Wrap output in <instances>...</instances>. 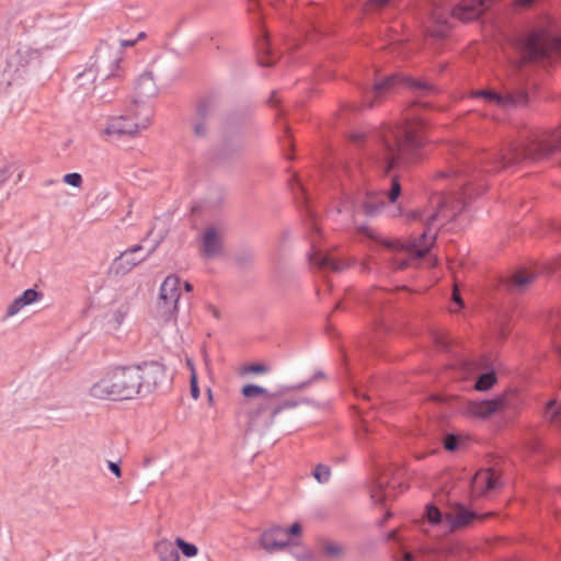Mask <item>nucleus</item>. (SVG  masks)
Here are the masks:
<instances>
[{
	"label": "nucleus",
	"mask_w": 561,
	"mask_h": 561,
	"mask_svg": "<svg viewBox=\"0 0 561 561\" xmlns=\"http://www.w3.org/2000/svg\"><path fill=\"white\" fill-rule=\"evenodd\" d=\"M561 151V126L553 130L525 127L518 138L508 141L496 152H482L474 164L461 162L448 171H439L436 179L454 178L453 191L431 197L435 211L426 215L422 233L404 248L407 257H393L396 270H405L424 257L436 239L439 227L454 220L472 201L488 188L486 176L524 161H540Z\"/></svg>",
	"instance_id": "f257e3e1"
},
{
	"label": "nucleus",
	"mask_w": 561,
	"mask_h": 561,
	"mask_svg": "<svg viewBox=\"0 0 561 561\" xmlns=\"http://www.w3.org/2000/svg\"><path fill=\"white\" fill-rule=\"evenodd\" d=\"M401 191L400 180L394 175L391 178V185L387 192L369 190L357 192L354 198V208L362 210L366 216H376L386 208V198L390 204H393L399 198Z\"/></svg>",
	"instance_id": "0eeeda50"
},
{
	"label": "nucleus",
	"mask_w": 561,
	"mask_h": 561,
	"mask_svg": "<svg viewBox=\"0 0 561 561\" xmlns=\"http://www.w3.org/2000/svg\"><path fill=\"white\" fill-rule=\"evenodd\" d=\"M488 8L486 0H461L454 7L451 14L463 22L477 20Z\"/></svg>",
	"instance_id": "a211bd4d"
},
{
	"label": "nucleus",
	"mask_w": 561,
	"mask_h": 561,
	"mask_svg": "<svg viewBox=\"0 0 561 561\" xmlns=\"http://www.w3.org/2000/svg\"><path fill=\"white\" fill-rule=\"evenodd\" d=\"M382 247L387 250H394L396 245L393 241H382Z\"/></svg>",
	"instance_id": "bf43d9fd"
},
{
	"label": "nucleus",
	"mask_w": 561,
	"mask_h": 561,
	"mask_svg": "<svg viewBox=\"0 0 561 561\" xmlns=\"http://www.w3.org/2000/svg\"><path fill=\"white\" fill-rule=\"evenodd\" d=\"M279 100L277 98V92L276 91H273L271 93V96L268 98L267 100V103L272 106H276L278 104Z\"/></svg>",
	"instance_id": "6e6d98bb"
},
{
	"label": "nucleus",
	"mask_w": 561,
	"mask_h": 561,
	"mask_svg": "<svg viewBox=\"0 0 561 561\" xmlns=\"http://www.w3.org/2000/svg\"><path fill=\"white\" fill-rule=\"evenodd\" d=\"M256 55L257 64L261 67H272L276 62V57L271 48V44L267 36H262L256 42Z\"/></svg>",
	"instance_id": "393cba45"
},
{
	"label": "nucleus",
	"mask_w": 561,
	"mask_h": 561,
	"mask_svg": "<svg viewBox=\"0 0 561 561\" xmlns=\"http://www.w3.org/2000/svg\"><path fill=\"white\" fill-rule=\"evenodd\" d=\"M396 294L382 287H373L364 297V305L375 320L376 325L381 327L392 314V304Z\"/></svg>",
	"instance_id": "9d476101"
},
{
	"label": "nucleus",
	"mask_w": 561,
	"mask_h": 561,
	"mask_svg": "<svg viewBox=\"0 0 561 561\" xmlns=\"http://www.w3.org/2000/svg\"><path fill=\"white\" fill-rule=\"evenodd\" d=\"M108 468L117 478H119L122 476V471H121V468L118 467V465H116L114 462H110Z\"/></svg>",
	"instance_id": "5fc2aeb1"
},
{
	"label": "nucleus",
	"mask_w": 561,
	"mask_h": 561,
	"mask_svg": "<svg viewBox=\"0 0 561 561\" xmlns=\"http://www.w3.org/2000/svg\"><path fill=\"white\" fill-rule=\"evenodd\" d=\"M291 190L294 192L296 202L306 208V216L309 218L310 229L319 232V228L316 222V216L311 208L309 207V196L306 192L305 186L297 178L294 179Z\"/></svg>",
	"instance_id": "b1692460"
},
{
	"label": "nucleus",
	"mask_w": 561,
	"mask_h": 561,
	"mask_svg": "<svg viewBox=\"0 0 561 561\" xmlns=\"http://www.w3.org/2000/svg\"><path fill=\"white\" fill-rule=\"evenodd\" d=\"M425 515L428 523L432 525H438L443 522V514L440 510L434 504L426 505Z\"/></svg>",
	"instance_id": "f704fd0d"
},
{
	"label": "nucleus",
	"mask_w": 561,
	"mask_h": 561,
	"mask_svg": "<svg viewBox=\"0 0 561 561\" xmlns=\"http://www.w3.org/2000/svg\"><path fill=\"white\" fill-rule=\"evenodd\" d=\"M369 2L375 9H382L389 4L390 0H369Z\"/></svg>",
	"instance_id": "603ef678"
},
{
	"label": "nucleus",
	"mask_w": 561,
	"mask_h": 561,
	"mask_svg": "<svg viewBox=\"0 0 561 561\" xmlns=\"http://www.w3.org/2000/svg\"><path fill=\"white\" fill-rule=\"evenodd\" d=\"M537 0H514V4L519 9H529L531 8Z\"/></svg>",
	"instance_id": "8fccbe9b"
},
{
	"label": "nucleus",
	"mask_w": 561,
	"mask_h": 561,
	"mask_svg": "<svg viewBox=\"0 0 561 561\" xmlns=\"http://www.w3.org/2000/svg\"><path fill=\"white\" fill-rule=\"evenodd\" d=\"M268 371V367L264 364L253 363L245 365L243 367V373H252V374H265Z\"/></svg>",
	"instance_id": "a19ab883"
},
{
	"label": "nucleus",
	"mask_w": 561,
	"mask_h": 561,
	"mask_svg": "<svg viewBox=\"0 0 561 561\" xmlns=\"http://www.w3.org/2000/svg\"><path fill=\"white\" fill-rule=\"evenodd\" d=\"M192 225L195 229L201 230V252L205 256L210 253V225L208 224V213L203 211L199 207H194L191 214Z\"/></svg>",
	"instance_id": "f3484780"
},
{
	"label": "nucleus",
	"mask_w": 561,
	"mask_h": 561,
	"mask_svg": "<svg viewBox=\"0 0 561 561\" xmlns=\"http://www.w3.org/2000/svg\"><path fill=\"white\" fill-rule=\"evenodd\" d=\"M5 181V174L3 171L0 170V184Z\"/></svg>",
	"instance_id": "338daca9"
},
{
	"label": "nucleus",
	"mask_w": 561,
	"mask_h": 561,
	"mask_svg": "<svg viewBox=\"0 0 561 561\" xmlns=\"http://www.w3.org/2000/svg\"><path fill=\"white\" fill-rule=\"evenodd\" d=\"M211 313H213V318H217V319L221 318L220 312L214 306H213Z\"/></svg>",
	"instance_id": "e2e57ef3"
},
{
	"label": "nucleus",
	"mask_w": 561,
	"mask_h": 561,
	"mask_svg": "<svg viewBox=\"0 0 561 561\" xmlns=\"http://www.w3.org/2000/svg\"><path fill=\"white\" fill-rule=\"evenodd\" d=\"M552 345L561 365V314H558L556 318V323L552 329Z\"/></svg>",
	"instance_id": "c756f323"
},
{
	"label": "nucleus",
	"mask_w": 561,
	"mask_h": 561,
	"mask_svg": "<svg viewBox=\"0 0 561 561\" xmlns=\"http://www.w3.org/2000/svg\"><path fill=\"white\" fill-rule=\"evenodd\" d=\"M501 483L494 469L478 471L471 479V492L476 496H486L489 493L497 490Z\"/></svg>",
	"instance_id": "4468645a"
},
{
	"label": "nucleus",
	"mask_w": 561,
	"mask_h": 561,
	"mask_svg": "<svg viewBox=\"0 0 561 561\" xmlns=\"http://www.w3.org/2000/svg\"><path fill=\"white\" fill-rule=\"evenodd\" d=\"M254 260V254L251 250H242L238 252L234 256V262L240 267H249L252 265Z\"/></svg>",
	"instance_id": "c9c22d12"
},
{
	"label": "nucleus",
	"mask_w": 561,
	"mask_h": 561,
	"mask_svg": "<svg viewBox=\"0 0 561 561\" xmlns=\"http://www.w3.org/2000/svg\"><path fill=\"white\" fill-rule=\"evenodd\" d=\"M477 519L482 520L484 516L478 515L462 505H459L454 512L446 515V522L451 531L466 528Z\"/></svg>",
	"instance_id": "6ab92c4d"
},
{
	"label": "nucleus",
	"mask_w": 561,
	"mask_h": 561,
	"mask_svg": "<svg viewBox=\"0 0 561 561\" xmlns=\"http://www.w3.org/2000/svg\"><path fill=\"white\" fill-rule=\"evenodd\" d=\"M25 305L23 304V301H21L20 298H16L8 308L7 310V314L8 316H13L15 314L16 312H19Z\"/></svg>",
	"instance_id": "a18cd8bd"
},
{
	"label": "nucleus",
	"mask_w": 561,
	"mask_h": 561,
	"mask_svg": "<svg viewBox=\"0 0 561 561\" xmlns=\"http://www.w3.org/2000/svg\"><path fill=\"white\" fill-rule=\"evenodd\" d=\"M287 533V540L289 536H299L302 531L301 525L299 523H294L289 528L284 529Z\"/></svg>",
	"instance_id": "de8ad7c7"
},
{
	"label": "nucleus",
	"mask_w": 561,
	"mask_h": 561,
	"mask_svg": "<svg viewBox=\"0 0 561 561\" xmlns=\"http://www.w3.org/2000/svg\"><path fill=\"white\" fill-rule=\"evenodd\" d=\"M523 58L527 62H540L549 59L559 49V43L549 34L536 31L519 43Z\"/></svg>",
	"instance_id": "6e6552de"
},
{
	"label": "nucleus",
	"mask_w": 561,
	"mask_h": 561,
	"mask_svg": "<svg viewBox=\"0 0 561 561\" xmlns=\"http://www.w3.org/2000/svg\"><path fill=\"white\" fill-rule=\"evenodd\" d=\"M186 365L191 370V394L194 399H197L199 397V389L197 386L196 373L193 363L190 359H187Z\"/></svg>",
	"instance_id": "ea45409f"
},
{
	"label": "nucleus",
	"mask_w": 561,
	"mask_h": 561,
	"mask_svg": "<svg viewBox=\"0 0 561 561\" xmlns=\"http://www.w3.org/2000/svg\"><path fill=\"white\" fill-rule=\"evenodd\" d=\"M538 273L530 268L519 267L503 280V286L511 293H522L537 278Z\"/></svg>",
	"instance_id": "dca6fc26"
},
{
	"label": "nucleus",
	"mask_w": 561,
	"mask_h": 561,
	"mask_svg": "<svg viewBox=\"0 0 561 561\" xmlns=\"http://www.w3.org/2000/svg\"><path fill=\"white\" fill-rule=\"evenodd\" d=\"M387 539L390 541L400 542L399 530H397V529L391 530L388 534Z\"/></svg>",
	"instance_id": "864d4df0"
},
{
	"label": "nucleus",
	"mask_w": 561,
	"mask_h": 561,
	"mask_svg": "<svg viewBox=\"0 0 561 561\" xmlns=\"http://www.w3.org/2000/svg\"><path fill=\"white\" fill-rule=\"evenodd\" d=\"M136 44H137V41H135V39H130V41H129V39H122V41H121V46H122L123 48H126V47H133V46H135Z\"/></svg>",
	"instance_id": "4d7b16f0"
},
{
	"label": "nucleus",
	"mask_w": 561,
	"mask_h": 561,
	"mask_svg": "<svg viewBox=\"0 0 561 561\" xmlns=\"http://www.w3.org/2000/svg\"><path fill=\"white\" fill-rule=\"evenodd\" d=\"M507 407V400L504 396H499L490 400L472 401L468 405V412L478 419H489L491 415L504 410Z\"/></svg>",
	"instance_id": "2eb2a0df"
},
{
	"label": "nucleus",
	"mask_w": 561,
	"mask_h": 561,
	"mask_svg": "<svg viewBox=\"0 0 561 561\" xmlns=\"http://www.w3.org/2000/svg\"><path fill=\"white\" fill-rule=\"evenodd\" d=\"M147 37V34L145 32H140L138 36L135 38V41L140 42Z\"/></svg>",
	"instance_id": "680f3d73"
},
{
	"label": "nucleus",
	"mask_w": 561,
	"mask_h": 561,
	"mask_svg": "<svg viewBox=\"0 0 561 561\" xmlns=\"http://www.w3.org/2000/svg\"><path fill=\"white\" fill-rule=\"evenodd\" d=\"M252 121L251 111L242 108L229 114L224 124V133L236 134L247 128Z\"/></svg>",
	"instance_id": "4be33fe9"
},
{
	"label": "nucleus",
	"mask_w": 561,
	"mask_h": 561,
	"mask_svg": "<svg viewBox=\"0 0 561 561\" xmlns=\"http://www.w3.org/2000/svg\"><path fill=\"white\" fill-rule=\"evenodd\" d=\"M366 134L365 133H352L350 135V141L353 142L354 145H362L365 139H366Z\"/></svg>",
	"instance_id": "09e8293b"
},
{
	"label": "nucleus",
	"mask_w": 561,
	"mask_h": 561,
	"mask_svg": "<svg viewBox=\"0 0 561 561\" xmlns=\"http://www.w3.org/2000/svg\"><path fill=\"white\" fill-rule=\"evenodd\" d=\"M399 87H408L414 91L423 92L424 94L435 93L437 91L433 84L393 73L375 82L371 88H364L362 90V102L359 104H351L350 107L352 111L373 108L381 104L386 95Z\"/></svg>",
	"instance_id": "20e7f679"
},
{
	"label": "nucleus",
	"mask_w": 561,
	"mask_h": 561,
	"mask_svg": "<svg viewBox=\"0 0 561 561\" xmlns=\"http://www.w3.org/2000/svg\"><path fill=\"white\" fill-rule=\"evenodd\" d=\"M312 263L320 270L339 273L350 267L354 261L351 259H339L328 254H319L313 256Z\"/></svg>",
	"instance_id": "5701e85b"
},
{
	"label": "nucleus",
	"mask_w": 561,
	"mask_h": 561,
	"mask_svg": "<svg viewBox=\"0 0 561 561\" xmlns=\"http://www.w3.org/2000/svg\"><path fill=\"white\" fill-rule=\"evenodd\" d=\"M408 489V485L400 481L388 470L380 472L370 486V497L375 503L382 504L393 501L399 493Z\"/></svg>",
	"instance_id": "9b49d317"
},
{
	"label": "nucleus",
	"mask_w": 561,
	"mask_h": 561,
	"mask_svg": "<svg viewBox=\"0 0 561 561\" xmlns=\"http://www.w3.org/2000/svg\"><path fill=\"white\" fill-rule=\"evenodd\" d=\"M557 401L550 400L546 404V417L549 419L556 426L561 428V407L556 408Z\"/></svg>",
	"instance_id": "7c9ffc66"
},
{
	"label": "nucleus",
	"mask_w": 561,
	"mask_h": 561,
	"mask_svg": "<svg viewBox=\"0 0 561 561\" xmlns=\"http://www.w3.org/2000/svg\"><path fill=\"white\" fill-rule=\"evenodd\" d=\"M140 250L141 247L136 245L123 252L115 262L116 268L123 273L130 271L134 266L141 262V259L136 260L133 257V255Z\"/></svg>",
	"instance_id": "a878e982"
},
{
	"label": "nucleus",
	"mask_w": 561,
	"mask_h": 561,
	"mask_svg": "<svg viewBox=\"0 0 561 561\" xmlns=\"http://www.w3.org/2000/svg\"><path fill=\"white\" fill-rule=\"evenodd\" d=\"M391 516V512H387L382 519L379 520V526L382 527Z\"/></svg>",
	"instance_id": "052dcab7"
},
{
	"label": "nucleus",
	"mask_w": 561,
	"mask_h": 561,
	"mask_svg": "<svg viewBox=\"0 0 561 561\" xmlns=\"http://www.w3.org/2000/svg\"><path fill=\"white\" fill-rule=\"evenodd\" d=\"M140 371V387L145 383L149 386H158L165 378L167 369L164 365L158 362L145 363L138 366Z\"/></svg>",
	"instance_id": "aec40b11"
},
{
	"label": "nucleus",
	"mask_w": 561,
	"mask_h": 561,
	"mask_svg": "<svg viewBox=\"0 0 561 561\" xmlns=\"http://www.w3.org/2000/svg\"><path fill=\"white\" fill-rule=\"evenodd\" d=\"M237 144L224 135L221 146L217 149V152L213 154V164L230 158L237 151Z\"/></svg>",
	"instance_id": "cd10ccee"
},
{
	"label": "nucleus",
	"mask_w": 561,
	"mask_h": 561,
	"mask_svg": "<svg viewBox=\"0 0 561 561\" xmlns=\"http://www.w3.org/2000/svg\"><path fill=\"white\" fill-rule=\"evenodd\" d=\"M241 393L247 399L262 398L256 408L248 411V417L251 424L257 422L259 419L263 416L264 424L272 425L275 421V417L280 412L284 410L294 409L298 405V401L296 400L285 399L282 401H276L274 394H271L265 388L253 383L243 386Z\"/></svg>",
	"instance_id": "423d86ee"
},
{
	"label": "nucleus",
	"mask_w": 561,
	"mask_h": 561,
	"mask_svg": "<svg viewBox=\"0 0 561 561\" xmlns=\"http://www.w3.org/2000/svg\"><path fill=\"white\" fill-rule=\"evenodd\" d=\"M181 279L176 275H169L160 287L157 312L164 322L175 321L181 297Z\"/></svg>",
	"instance_id": "1a4fd4ad"
},
{
	"label": "nucleus",
	"mask_w": 561,
	"mask_h": 561,
	"mask_svg": "<svg viewBox=\"0 0 561 561\" xmlns=\"http://www.w3.org/2000/svg\"><path fill=\"white\" fill-rule=\"evenodd\" d=\"M420 217L421 220H424V222L426 221V217L424 218L422 214H414V217Z\"/></svg>",
	"instance_id": "774afa93"
},
{
	"label": "nucleus",
	"mask_w": 561,
	"mask_h": 561,
	"mask_svg": "<svg viewBox=\"0 0 561 561\" xmlns=\"http://www.w3.org/2000/svg\"><path fill=\"white\" fill-rule=\"evenodd\" d=\"M152 116L153 111L149 105L135 101L126 114L111 117L107 125L100 130V136L105 140L134 136L151 124Z\"/></svg>",
	"instance_id": "39448f33"
},
{
	"label": "nucleus",
	"mask_w": 561,
	"mask_h": 561,
	"mask_svg": "<svg viewBox=\"0 0 561 561\" xmlns=\"http://www.w3.org/2000/svg\"><path fill=\"white\" fill-rule=\"evenodd\" d=\"M460 445V437L454 433H448L443 438V446L447 451H456Z\"/></svg>",
	"instance_id": "58836bf2"
},
{
	"label": "nucleus",
	"mask_w": 561,
	"mask_h": 561,
	"mask_svg": "<svg viewBox=\"0 0 561 561\" xmlns=\"http://www.w3.org/2000/svg\"><path fill=\"white\" fill-rule=\"evenodd\" d=\"M312 476L319 483H327L331 477V469L327 465L318 463L312 471Z\"/></svg>",
	"instance_id": "72a5a7b5"
},
{
	"label": "nucleus",
	"mask_w": 561,
	"mask_h": 561,
	"mask_svg": "<svg viewBox=\"0 0 561 561\" xmlns=\"http://www.w3.org/2000/svg\"><path fill=\"white\" fill-rule=\"evenodd\" d=\"M39 294L34 290V289H27L23 293V295L21 297H19L21 299V301H23V304L26 306V305H30L34 301L37 300Z\"/></svg>",
	"instance_id": "79ce46f5"
},
{
	"label": "nucleus",
	"mask_w": 561,
	"mask_h": 561,
	"mask_svg": "<svg viewBox=\"0 0 561 561\" xmlns=\"http://www.w3.org/2000/svg\"><path fill=\"white\" fill-rule=\"evenodd\" d=\"M184 288L187 293H191L193 290V286L188 282L184 283Z\"/></svg>",
	"instance_id": "0e129e2a"
},
{
	"label": "nucleus",
	"mask_w": 561,
	"mask_h": 561,
	"mask_svg": "<svg viewBox=\"0 0 561 561\" xmlns=\"http://www.w3.org/2000/svg\"><path fill=\"white\" fill-rule=\"evenodd\" d=\"M322 552L330 558H340L343 554V547L334 541H324Z\"/></svg>",
	"instance_id": "473e14b6"
},
{
	"label": "nucleus",
	"mask_w": 561,
	"mask_h": 561,
	"mask_svg": "<svg viewBox=\"0 0 561 561\" xmlns=\"http://www.w3.org/2000/svg\"><path fill=\"white\" fill-rule=\"evenodd\" d=\"M225 197H226V193L224 192V190H218L216 192V197L213 196V207L216 205H221L225 201Z\"/></svg>",
	"instance_id": "3c124183"
},
{
	"label": "nucleus",
	"mask_w": 561,
	"mask_h": 561,
	"mask_svg": "<svg viewBox=\"0 0 561 561\" xmlns=\"http://www.w3.org/2000/svg\"><path fill=\"white\" fill-rule=\"evenodd\" d=\"M210 122V96L205 93L196 96L191 104L187 124L192 134L197 138H205Z\"/></svg>",
	"instance_id": "f8f14e48"
},
{
	"label": "nucleus",
	"mask_w": 561,
	"mask_h": 561,
	"mask_svg": "<svg viewBox=\"0 0 561 561\" xmlns=\"http://www.w3.org/2000/svg\"><path fill=\"white\" fill-rule=\"evenodd\" d=\"M175 545L181 550L183 556L187 558H193L198 552V549L195 545L186 542L184 539L180 537L175 539Z\"/></svg>",
	"instance_id": "e433bc0d"
},
{
	"label": "nucleus",
	"mask_w": 561,
	"mask_h": 561,
	"mask_svg": "<svg viewBox=\"0 0 561 561\" xmlns=\"http://www.w3.org/2000/svg\"><path fill=\"white\" fill-rule=\"evenodd\" d=\"M473 96L481 98L489 103H495L503 107L526 104L528 101V94L526 91L500 93L494 90H478L473 93Z\"/></svg>",
	"instance_id": "ddd939ff"
},
{
	"label": "nucleus",
	"mask_w": 561,
	"mask_h": 561,
	"mask_svg": "<svg viewBox=\"0 0 561 561\" xmlns=\"http://www.w3.org/2000/svg\"><path fill=\"white\" fill-rule=\"evenodd\" d=\"M156 552L160 561H179V553L174 545L169 540H160L156 543Z\"/></svg>",
	"instance_id": "bb28decb"
},
{
	"label": "nucleus",
	"mask_w": 561,
	"mask_h": 561,
	"mask_svg": "<svg viewBox=\"0 0 561 561\" xmlns=\"http://www.w3.org/2000/svg\"><path fill=\"white\" fill-rule=\"evenodd\" d=\"M64 182L79 187L82 184V176L79 173H68L64 176Z\"/></svg>",
	"instance_id": "37998d69"
},
{
	"label": "nucleus",
	"mask_w": 561,
	"mask_h": 561,
	"mask_svg": "<svg viewBox=\"0 0 561 561\" xmlns=\"http://www.w3.org/2000/svg\"><path fill=\"white\" fill-rule=\"evenodd\" d=\"M450 27L445 19L444 21L437 23L436 25L428 27V35L438 39L446 38L449 34Z\"/></svg>",
	"instance_id": "2f4dec72"
},
{
	"label": "nucleus",
	"mask_w": 561,
	"mask_h": 561,
	"mask_svg": "<svg viewBox=\"0 0 561 561\" xmlns=\"http://www.w3.org/2000/svg\"><path fill=\"white\" fill-rule=\"evenodd\" d=\"M435 341H436V343L438 344V346H439L440 348L445 350V348H447V347H448V343H447V341H445V340H444V337H443V336H436V337H435Z\"/></svg>",
	"instance_id": "13d9d810"
},
{
	"label": "nucleus",
	"mask_w": 561,
	"mask_h": 561,
	"mask_svg": "<svg viewBox=\"0 0 561 561\" xmlns=\"http://www.w3.org/2000/svg\"><path fill=\"white\" fill-rule=\"evenodd\" d=\"M224 254V241L219 231L213 226V260Z\"/></svg>",
	"instance_id": "4c0bfd02"
},
{
	"label": "nucleus",
	"mask_w": 561,
	"mask_h": 561,
	"mask_svg": "<svg viewBox=\"0 0 561 561\" xmlns=\"http://www.w3.org/2000/svg\"><path fill=\"white\" fill-rule=\"evenodd\" d=\"M140 371L136 367H115L91 388L96 399L128 400L139 393Z\"/></svg>",
	"instance_id": "7ed1b4c3"
},
{
	"label": "nucleus",
	"mask_w": 561,
	"mask_h": 561,
	"mask_svg": "<svg viewBox=\"0 0 561 561\" xmlns=\"http://www.w3.org/2000/svg\"><path fill=\"white\" fill-rule=\"evenodd\" d=\"M325 375L322 371H318L314 374L313 379L324 378Z\"/></svg>",
	"instance_id": "69168bd1"
},
{
	"label": "nucleus",
	"mask_w": 561,
	"mask_h": 561,
	"mask_svg": "<svg viewBox=\"0 0 561 561\" xmlns=\"http://www.w3.org/2000/svg\"><path fill=\"white\" fill-rule=\"evenodd\" d=\"M386 173L405 163H416L425 156L427 145L426 122L423 117H409L394 126L386 127L379 135Z\"/></svg>",
	"instance_id": "f03ea898"
},
{
	"label": "nucleus",
	"mask_w": 561,
	"mask_h": 561,
	"mask_svg": "<svg viewBox=\"0 0 561 561\" xmlns=\"http://www.w3.org/2000/svg\"><path fill=\"white\" fill-rule=\"evenodd\" d=\"M261 545L268 552L282 550L288 546L287 533L280 527L264 531L261 536Z\"/></svg>",
	"instance_id": "412c9836"
},
{
	"label": "nucleus",
	"mask_w": 561,
	"mask_h": 561,
	"mask_svg": "<svg viewBox=\"0 0 561 561\" xmlns=\"http://www.w3.org/2000/svg\"><path fill=\"white\" fill-rule=\"evenodd\" d=\"M496 380V375L493 370L482 373L476 380L474 389L477 391H486L495 385Z\"/></svg>",
	"instance_id": "c85d7f7f"
},
{
	"label": "nucleus",
	"mask_w": 561,
	"mask_h": 561,
	"mask_svg": "<svg viewBox=\"0 0 561 561\" xmlns=\"http://www.w3.org/2000/svg\"><path fill=\"white\" fill-rule=\"evenodd\" d=\"M451 300H453V302H454V304H456V305H457V307H458L457 309H451V312H457V311H459L460 309L465 308V301H463V299H462V297H461V294H460V291H459L458 289H456V288L453 290V294H451Z\"/></svg>",
	"instance_id": "c03bdc74"
},
{
	"label": "nucleus",
	"mask_w": 561,
	"mask_h": 561,
	"mask_svg": "<svg viewBox=\"0 0 561 561\" xmlns=\"http://www.w3.org/2000/svg\"><path fill=\"white\" fill-rule=\"evenodd\" d=\"M396 561H415V556L411 551H408L401 547L400 557H396Z\"/></svg>",
	"instance_id": "49530a36"
}]
</instances>
